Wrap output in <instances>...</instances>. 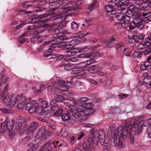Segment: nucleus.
I'll list each match as a JSON object with an SVG mask.
<instances>
[{
    "instance_id": "17",
    "label": "nucleus",
    "mask_w": 151,
    "mask_h": 151,
    "mask_svg": "<svg viewBox=\"0 0 151 151\" xmlns=\"http://www.w3.org/2000/svg\"><path fill=\"white\" fill-rule=\"evenodd\" d=\"M118 10L121 12V13H125L127 11V8L126 6L122 5V2L121 1L118 2L117 4Z\"/></svg>"
},
{
    "instance_id": "11",
    "label": "nucleus",
    "mask_w": 151,
    "mask_h": 151,
    "mask_svg": "<svg viewBox=\"0 0 151 151\" xmlns=\"http://www.w3.org/2000/svg\"><path fill=\"white\" fill-rule=\"evenodd\" d=\"M65 56L66 57H71L74 55L75 53L81 52V48H76L70 50H66Z\"/></svg>"
},
{
    "instance_id": "31",
    "label": "nucleus",
    "mask_w": 151,
    "mask_h": 151,
    "mask_svg": "<svg viewBox=\"0 0 151 151\" xmlns=\"http://www.w3.org/2000/svg\"><path fill=\"white\" fill-rule=\"evenodd\" d=\"M81 52H85L86 54H88L91 53V47L86 46L83 48H81Z\"/></svg>"
},
{
    "instance_id": "13",
    "label": "nucleus",
    "mask_w": 151,
    "mask_h": 151,
    "mask_svg": "<svg viewBox=\"0 0 151 151\" xmlns=\"http://www.w3.org/2000/svg\"><path fill=\"white\" fill-rule=\"evenodd\" d=\"M72 117V112L71 110H68L66 113H64L61 116L62 119L64 121L69 120Z\"/></svg>"
},
{
    "instance_id": "21",
    "label": "nucleus",
    "mask_w": 151,
    "mask_h": 151,
    "mask_svg": "<svg viewBox=\"0 0 151 151\" xmlns=\"http://www.w3.org/2000/svg\"><path fill=\"white\" fill-rule=\"evenodd\" d=\"M77 42L76 40H73L69 43V47H68L66 48H65V50H71L72 49H73L77 45Z\"/></svg>"
},
{
    "instance_id": "22",
    "label": "nucleus",
    "mask_w": 151,
    "mask_h": 151,
    "mask_svg": "<svg viewBox=\"0 0 151 151\" xmlns=\"http://www.w3.org/2000/svg\"><path fill=\"white\" fill-rule=\"evenodd\" d=\"M61 93L58 91L55 95V98L58 102H63L65 100L64 98L61 95Z\"/></svg>"
},
{
    "instance_id": "23",
    "label": "nucleus",
    "mask_w": 151,
    "mask_h": 151,
    "mask_svg": "<svg viewBox=\"0 0 151 151\" xmlns=\"http://www.w3.org/2000/svg\"><path fill=\"white\" fill-rule=\"evenodd\" d=\"M72 112V117L76 119H78L81 116V115L80 113L78 112L76 110H74V109H71Z\"/></svg>"
},
{
    "instance_id": "39",
    "label": "nucleus",
    "mask_w": 151,
    "mask_h": 151,
    "mask_svg": "<svg viewBox=\"0 0 151 151\" xmlns=\"http://www.w3.org/2000/svg\"><path fill=\"white\" fill-rule=\"evenodd\" d=\"M47 90L54 94L58 91V90L54 88L52 86H49L47 88Z\"/></svg>"
},
{
    "instance_id": "19",
    "label": "nucleus",
    "mask_w": 151,
    "mask_h": 151,
    "mask_svg": "<svg viewBox=\"0 0 151 151\" xmlns=\"http://www.w3.org/2000/svg\"><path fill=\"white\" fill-rule=\"evenodd\" d=\"M38 124L35 122H32L28 128V131L30 133H33L37 128Z\"/></svg>"
},
{
    "instance_id": "59",
    "label": "nucleus",
    "mask_w": 151,
    "mask_h": 151,
    "mask_svg": "<svg viewBox=\"0 0 151 151\" xmlns=\"http://www.w3.org/2000/svg\"><path fill=\"white\" fill-rule=\"evenodd\" d=\"M25 106V104H24V101L22 103L18 104L17 106V108L19 109H23Z\"/></svg>"
},
{
    "instance_id": "56",
    "label": "nucleus",
    "mask_w": 151,
    "mask_h": 151,
    "mask_svg": "<svg viewBox=\"0 0 151 151\" xmlns=\"http://www.w3.org/2000/svg\"><path fill=\"white\" fill-rule=\"evenodd\" d=\"M151 81V77L145 78H144L143 81L144 82L147 84H149Z\"/></svg>"
},
{
    "instance_id": "43",
    "label": "nucleus",
    "mask_w": 151,
    "mask_h": 151,
    "mask_svg": "<svg viewBox=\"0 0 151 151\" xmlns=\"http://www.w3.org/2000/svg\"><path fill=\"white\" fill-rule=\"evenodd\" d=\"M35 106H32L31 107L29 108L27 110L31 114H32L34 113H35L36 111V106L38 105H35Z\"/></svg>"
},
{
    "instance_id": "52",
    "label": "nucleus",
    "mask_w": 151,
    "mask_h": 151,
    "mask_svg": "<svg viewBox=\"0 0 151 151\" xmlns=\"http://www.w3.org/2000/svg\"><path fill=\"white\" fill-rule=\"evenodd\" d=\"M131 52L130 50L127 48H125L124 51V54L126 56H130Z\"/></svg>"
},
{
    "instance_id": "48",
    "label": "nucleus",
    "mask_w": 151,
    "mask_h": 151,
    "mask_svg": "<svg viewBox=\"0 0 151 151\" xmlns=\"http://www.w3.org/2000/svg\"><path fill=\"white\" fill-rule=\"evenodd\" d=\"M45 133V137H43L44 139H49L50 137L52 135L53 133L52 131L48 132H46Z\"/></svg>"
},
{
    "instance_id": "42",
    "label": "nucleus",
    "mask_w": 151,
    "mask_h": 151,
    "mask_svg": "<svg viewBox=\"0 0 151 151\" xmlns=\"http://www.w3.org/2000/svg\"><path fill=\"white\" fill-rule=\"evenodd\" d=\"M125 13L120 12L116 15V18L119 21H121L123 19V17L125 15Z\"/></svg>"
},
{
    "instance_id": "62",
    "label": "nucleus",
    "mask_w": 151,
    "mask_h": 151,
    "mask_svg": "<svg viewBox=\"0 0 151 151\" xmlns=\"http://www.w3.org/2000/svg\"><path fill=\"white\" fill-rule=\"evenodd\" d=\"M101 46V45L100 44H98L96 45L93 46L92 47H91V52H92L93 51L96 50L98 47H99Z\"/></svg>"
},
{
    "instance_id": "45",
    "label": "nucleus",
    "mask_w": 151,
    "mask_h": 151,
    "mask_svg": "<svg viewBox=\"0 0 151 151\" xmlns=\"http://www.w3.org/2000/svg\"><path fill=\"white\" fill-rule=\"evenodd\" d=\"M66 47L65 42H59L58 45V47L59 48H66Z\"/></svg>"
},
{
    "instance_id": "40",
    "label": "nucleus",
    "mask_w": 151,
    "mask_h": 151,
    "mask_svg": "<svg viewBox=\"0 0 151 151\" xmlns=\"http://www.w3.org/2000/svg\"><path fill=\"white\" fill-rule=\"evenodd\" d=\"M100 68V67L98 65L90 66V69H93V72H91L92 73H96Z\"/></svg>"
},
{
    "instance_id": "46",
    "label": "nucleus",
    "mask_w": 151,
    "mask_h": 151,
    "mask_svg": "<svg viewBox=\"0 0 151 151\" xmlns=\"http://www.w3.org/2000/svg\"><path fill=\"white\" fill-rule=\"evenodd\" d=\"M94 22L93 19H88L86 20V25L88 26Z\"/></svg>"
},
{
    "instance_id": "8",
    "label": "nucleus",
    "mask_w": 151,
    "mask_h": 151,
    "mask_svg": "<svg viewBox=\"0 0 151 151\" xmlns=\"http://www.w3.org/2000/svg\"><path fill=\"white\" fill-rule=\"evenodd\" d=\"M137 16L133 21V23L138 28L142 29L144 27L143 19Z\"/></svg>"
},
{
    "instance_id": "36",
    "label": "nucleus",
    "mask_w": 151,
    "mask_h": 151,
    "mask_svg": "<svg viewBox=\"0 0 151 151\" xmlns=\"http://www.w3.org/2000/svg\"><path fill=\"white\" fill-rule=\"evenodd\" d=\"M105 9L107 12H111L112 14L114 15V11H112V10L113 9V7H111V6L108 5L105 6Z\"/></svg>"
},
{
    "instance_id": "24",
    "label": "nucleus",
    "mask_w": 151,
    "mask_h": 151,
    "mask_svg": "<svg viewBox=\"0 0 151 151\" xmlns=\"http://www.w3.org/2000/svg\"><path fill=\"white\" fill-rule=\"evenodd\" d=\"M97 5V1H94L88 7L87 11V12L88 13L90 12L93 8L96 7Z\"/></svg>"
},
{
    "instance_id": "26",
    "label": "nucleus",
    "mask_w": 151,
    "mask_h": 151,
    "mask_svg": "<svg viewBox=\"0 0 151 151\" xmlns=\"http://www.w3.org/2000/svg\"><path fill=\"white\" fill-rule=\"evenodd\" d=\"M134 8L137 9V11L138 12H140L141 11H143L144 9V7L142 6L141 3L136 4L134 6Z\"/></svg>"
},
{
    "instance_id": "4",
    "label": "nucleus",
    "mask_w": 151,
    "mask_h": 151,
    "mask_svg": "<svg viewBox=\"0 0 151 151\" xmlns=\"http://www.w3.org/2000/svg\"><path fill=\"white\" fill-rule=\"evenodd\" d=\"M55 78L56 82H52V84L55 87L61 91L66 92L68 90L67 87H71L73 86V82H72L66 81L65 82L60 77H56Z\"/></svg>"
},
{
    "instance_id": "37",
    "label": "nucleus",
    "mask_w": 151,
    "mask_h": 151,
    "mask_svg": "<svg viewBox=\"0 0 151 151\" xmlns=\"http://www.w3.org/2000/svg\"><path fill=\"white\" fill-rule=\"evenodd\" d=\"M142 55V52L138 51H134L132 54V56L133 57L139 58H141Z\"/></svg>"
},
{
    "instance_id": "27",
    "label": "nucleus",
    "mask_w": 151,
    "mask_h": 151,
    "mask_svg": "<svg viewBox=\"0 0 151 151\" xmlns=\"http://www.w3.org/2000/svg\"><path fill=\"white\" fill-rule=\"evenodd\" d=\"M39 102L41 103V106L42 108L45 109L48 106V103L46 101H43L42 99L40 98L39 99Z\"/></svg>"
},
{
    "instance_id": "1",
    "label": "nucleus",
    "mask_w": 151,
    "mask_h": 151,
    "mask_svg": "<svg viewBox=\"0 0 151 151\" xmlns=\"http://www.w3.org/2000/svg\"><path fill=\"white\" fill-rule=\"evenodd\" d=\"M68 0H50L51 2L49 4V6H52L54 7L51 8L52 11H48L47 12L48 14L45 13L40 15L39 19L40 22H46L49 20H54L55 19H59L63 20L66 17L65 15H67L69 14V12L70 11V9L69 7H64L63 8L60 9L59 10L58 14H56L54 13L53 11H55L57 9V8L59 7L60 5L67 3L66 2ZM69 14H70V13Z\"/></svg>"
},
{
    "instance_id": "41",
    "label": "nucleus",
    "mask_w": 151,
    "mask_h": 151,
    "mask_svg": "<svg viewBox=\"0 0 151 151\" xmlns=\"http://www.w3.org/2000/svg\"><path fill=\"white\" fill-rule=\"evenodd\" d=\"M95 62V59H91L86 60L84 61V63L85 64L87 65H89L91 64L94 63Z\"/></svg>"
},
{
    "instance_id": "7",
    "label": "nucleus",
    "mask_w": 151,
    "mask_h": 151,
    "mask_svg": "<svg viewBox=\"0 0 151 151\" xmlns=\"http://www.w3.org/2000/svg\"><path fill=\"white\" fill-rule=\"evenodd\" d=\"M56 147L57 146L55 145V142H48L45 143L41 147L39 151H53L52 148Z\"/></svg>"
},
{
    "instance_id": "30",
    "label": "nucleus",
    "mask_w": 151,
    "mask_h": 151,
    "mask_svg": "<svg viewBox=\"0 0 151 151\" xmlns=\"http://www.w3.org/2000/svg\"><path fill=\"white\" fill-rule=\"evenodd\" d=\"M54 50V49H52V48H49L47 51L44 53V56L45 57H47L50 55H52V52Z\"/></svg>"
},
{
    "instance_id": "34",
    "label": "nucleus",
    "mask_w": 151,
    "mask_h": 151,
    "mask_svg": "<svg viewBox=\"0 0 151 151\" xmlns=\"http://www.w3.org/2000/svg\"><path fill=\"white\" fill-rule=\"evenodd\" d=\"M7 101L9 104L6 102H4L5 104V105L6 106H9L10 107H11L12 106H13L14 105V100L12 99H8L7 100Z\"/></svg>"
},
{
    "instance_id": "44",
    "label": "nucleus",
    "mask_w": 151,
    "mask_h": 151,
    "mask_svg": "<svg viewBox=\"0 0 151 151\" xmlns=\"http://www.w3.org/2000/svg\"><path fill=\"white\" fill-rule=\"evenodd\" d=\"M85 131H82L80 132L78 134L77 139L80 140L85 135Z\"/></svg>"
},
{
    "instance_id": "35",
    "label": "nucleus",
    "mask_w": 151,
    "mask_h": 151,
    "mask_svg": "<svg viewBox=\"0 0 151 151\" xmlns=\"http://www.w3.org/2000/svg\"><path fill=\"white\" fill-rule=\"evenodd\" d=\"M23 94L21 93L18 95L14 99V104L17 102H19L21 100L23 99Z\"/></svg>"
},
{
    "instance_id": "32",
    "label": "nucleus",
    "mask_w": 151,
    "mask_h": 151,
    "mask_svg": "<svg viewBox=\"0 0 151 151\" xmlns=\"http://www.w3.org/2000/svg\"><path fill=\"white\" fill-rule=\"evenodd\" d=\"M105 44H106V46L108 48H111L114 47V43L109 40H107L105 41Z\"/></svg>"
},
{
    "instance_id": "54",
    "label": "nucleus",
    "mask_w": 151,
    "mask_h": 151,
    "mask_svg": "<svg viewBox=\"0 0 151 151\" xmlns=\"http://www.w3.org/2000/svg\"><path fill=\"white\" fill-rule=\"evenodd\" d=\"M69 57H67L66 59L65 58L66 60L70 61L72 62H76L77 60V59L75 57H73L70 58Z\"/></svg>"
},
{
    "instance_id": "57",
    "label": "nucleus",
    "mask_w": 151,
    "mask_h": 151,
    "mask_svg": "<svg viewBox=\"0 0 151 151\" xmlns=\"http://www.w3.org/2000/svg\"><path fill=\"white\" fill-rule=\"evenodd\" d=\"M71 28L73 29H76L78 27V24L75 22H73L71 23Z\"/></svg>"
},
{
    "instance_id": "20",
    "label": "nucleus",
    "mask_w": 151,
    "mask_h": 151,
    "mask_svg": "<svg viewBox=\"0 0 151 151\" xmlns=\"http://www.w3.org/2000/svg\"><path fill=\"white\" fill-rule=\"evenodd\" d=\"M9 78L8 77H6L4 75V73L2 72L0 74V85L3 84H6V83Z\"/></svg>"
},
{
    "instance_id": "51",
    "label": "nucleus",
    "mask_w": 151,
    "mask_h": 151,
    "mask_svg": "<svg viewBox=\"0 0 151 151\" xmlns=\"http://www.w3.org/2000/svg\"><path fill=\"white\" fill-rule=\"evenodd\" d=\"M74 67V66L71 64H70L65 66V69L67 70H72Z\"/></svg>"
},
{
    "instance_id": "6",
    "label": "nucleus",
    "mask_w": 151,
    "mask_h": 151,
    "mask_svg": "<svg viewBox=\"0 0 151 151\" xmlns=\"http://www.w3.org/2000/svg\"><path fill=\"white\" fill-rule=\"evenodd\" d=\"M144 122L139 119H135L132 127V130L134 132H137L138 134L142 132V127Z\"/></svg>"
},
{
    "instance_id": "58",
    "label": "nucleus",
    "mask_w": 151,
    "mask_h": 151,
    "mask_svg": "<svg viewBox=\"0 0 151 151\" xmlns=\"http://www.w3.org/2000/svg\"><path fill=\"white\" fill-rule=\"evenodd\" d=\"M112 42H115L118 40L117 37L115 35H112L109 39Z\"/></svg>"
},
{
    "instance_id": "33",
    "label": "nucleus",
    "mask_w": 151,
    "mask_h": 151,
    "mask_svg": "<svg viewBox=\"0 0 151 151\" xmlns=\"http://www.w3.org/2000/svg\"><path fill=\"white\" fill-rule=\"evenodd\" d=\"M151 45H150L148 47L145 48V50L142 51V54H144V55H147L149 53L151 52Z\"/></svg>"
},
{
    "instance_id": "16",
    "label": "nucleus",
    "mask_w": 151,
    "mask_h": 151,
    "mask_svg": "<svg viewBox=\"0 0 151 151\" xmlns=\"http://www.w3.org/2000/svg\"><path fill=\"white\" fill-rule=\"evenodd\" d=\"M61 25H62V23H60L57 24H46L44 25V27L45 28H47L48 30L52 31L55 29L58 28V26Z\"/></svg>"
},
{
    "instance_id": "3",
    "label": "nucleus",
    "mask_w": 151,
    "mask_h": 151,
    "mask_svg": "<svg viewBox=\"0 0 151 151\" xmlns=\"http://www.w3.org/2000/svg\"><path fill=\"white\" fill-rule=\"evenodd\" d=\"M129 131H131L130 128L129 130L126 125L123 124L119 126L117 134L116 135H114L111 140V143L112 146H122V143L120 138H122L123 139L126 138Z\"/></svg>"
},
{
    "instance_id": "5",
    "label": "nucleus",
    "mask_w": 151,
    "mask_h": 151,
    "mask_svg": "<svg viewBox=\"0 0 151 151\" xmlns=\"http://www.w3.org/2000/svg\"><path fill=\"white\" fill-rule=\"evenodd\" d=\"M17 128L19 134L22 135L25 132L28 127V125L25 122L24 118L22 116L17 117L16 119Z\"/></svg>"
},
{
    "instance_id": "18",
    "label": "nucleus",
    "mask_w": 151,
    "mask_h": 151,
    "mask_svg": "<svg viewBox=\"0 0 151 151\" xmlns=\"http://www.w3.org/2000/svg\"><path fill=\"white\" fill-rule=\"evenodd\" d=\"M135 12V11L134 9L132 10H128L127 9V12L125 13V14L130 18V17L132 16H134L135 17H140L141 16L140 15V14H138L137 13H134Z\"/></svg>"
},
{
    "instance_id": "28",
    "label": "nucleus",
    "mask_w": 151,
    "mask_h": 151,
    "mask_svg": "<svg viewBox=\"0 0 151 151\" xmlns=\"http://www.w3.org/2000/svg\"><path fill=\"white\" fill-rule=\"evenodd\" d=\"M58 134L59 136L63 137H65L68 136V132L64 128L62 129L61 132L59 133Z\"/></svg>"
},
{
    "instance_id": "29",
    "label": "nucleus",
    "mask_w": 151,
    "mask_h": 151,
    "mask_svg": "<svg viewBox=\"0 0 151 151\" xmlns=\"http://www.w3.org/2000/svg\"><path fill=\"white\" fill-rule=\"evenodd\" d=\"M65 53L64 55H61L60 54H57L54 55H52L51 57V58H56L57 60H60L62 59L63 58H65H65L66 59L67 57H66L65 56Z\"/></svg>"
},
{
    "instance_id": "60",
    "label": "nucleus",
    "mask_w": 151,
    "mask_h": 151,
    "mask_svg": "<svg viewBox=\"0 0 151 151\" xmlns=\"http://www.w3.org/2000/svg\"><path fill=\"white\" fill-rule=\"evenodd\" d=\"M147 133L148 135V137L151 138V124L147 128Z\"/></svg>"
},
{
    "instance_id": "50",
    "label": "nucleus",
    "mask_w": 151,
    "mask_h": 151,
    "mask_svg": "<svg viewBox=\"0 0 151 151\" xmlns=\"http://www.w3.org/2000/svg\"><path fill=\"white\" fill-rule=\"evenodd\" d=\"M29 12L27 11H25L23 10H20L18 12V15H25L29 13Z\"/></svg>"
},
{
    "instance_id": "53",
    "label": "nucleus",
    "mask_w": 151,
    "mask_h": 151,
    "mask_svg": "<svg viewBox=\"0 0 151 151\" xmlns=\"http://www.w3.org/2000/svg\"><path fill=\"white\" fill-rule=\"evenodd\" d=\"M63 111L62 110L59 109L58 111H56L54 113V114L55 116H62L63 114Z\"/></svg>"
},
{
    "instance_id": "9",
    "label": "nucleus",
    "mask_w": 151,
    "mask_h": 151,
    "mask_svg": "<svg viewBox=\"0 0 151 151\" xmlns=\"http://www.w3.org/2000/svg\"><path fill=\"white\" fill-rule=\"evenodd\" d=\"M46 131L45 127L43 126L41 127L38 130L35 135V137L37 139L45 137Z\"/></svg>"
},
{
    "instance_id": "64",
    "label": "nucleus",
    "mask_w": 151,
    "mask_h": 151,
    "mask_svg": "<svg viewBox=\"0 0 151 151\" xmlns=\"http://www.w3.org/2000/svg\"><path fill=\"white\" fill-rule=\"evenodd\" d=\"M59 108L57 106H52L51 107V111L55 113V111L59 110Z\"/></svg>"
},
{
    "instance_id": "38",
    "label": "nucleus",
    "mask_w": 151,
    "mask_h": 151,
    "mask_svg": "<svg viewBox=\"0 0 151 151\" xmlns=\"http://www.w3.org/2000/svg\"><path fill=\"white\" fill-rule=\"evenodd\" d=\"M95 111L94 109H86L85 111V114L87 115H91Z\"/></svg>"
},
{
    "instance_id": "61",
    "label": "nucleus",
    "mask_w": 151,
    "mask_h": 151,
    "mask_svg": "<svg viewBox=\"0 0 151 151\" xmlns=\"http://www.w3.org/2000/svg\"><path fill=\"white\" fill-rule=\"evenodd\" d=\"M93 106L91 103H88L86 104V107L87 109H92Z\"/></svg>"
},
{
    "instance_id": "49",
    "label": "nucleus",
    "mask_w": 151,
    "mask_h": 151,
    "mask_svg": "<svg viewBox=\"0 0 151 151\" xmlns=\"http://www.w3.org/2000/svg\"><path fill=\"white\" fill-rule=\"evenodd\" d=\"M99 76H102L105 75H106L107 74V72H105V73L99 70V69L96 73Z\"/></svg>"
},
{
    "instance_id": "47",
    "label": "nucleus",
    "mask_w": 151,
    "mask_h": 151,
    "mask_svg": "<svg viewBox=\"0 0 151 151\" xmlns=\"http://www.w3.org/2000/svg\"><path fill=\"white\" fill-rule=\"evenodd\" d=\"M33 3V2L30 3L28 2H26L22 5V6L24 8H27L30 7L32 6V3Z\"/></svg>"
},
{
    "instance_id": "12",
    "label": "nucleus",
    "mask_w": 151,
    "mask_h": 151,
    "mask_svg": "<svg viewBox=\"0 0 151 151\" xmlns=\"http://www.w3.org/2000/svg\"><path fill=\"white\" fill-rule=\"evenodd\" d=\"M4 92H2L1 94V99L4 102L8 103L7 100L13 99V96L12 94H10L9 93H4Z\"/></svg>"
},
{
    "instance_id": "15",
    "label": "nucleus",
    "mask_w": 151,
    "mask_h": 151,
    "mask_svg": "<svg viewBox=\"0 0 151 151\" xmlns=\"http://www.w3.org/2000/svg\"><path fill=\"white\" fill-rule=\"evenodd\" d=\"M130 18L125 14L123 17V19L121 21L122 23V27L124 28H127L128 27L130 20Z\"/></svg>"
},
{
    "instance_id": "63",
    "label": "nucleus",
    "mask_w": 151,
    "mask_h": 151,
    "mask_svg": "<svg viewBox=\"0 0 151 151\" xmlns=\"http://www.w3.org/2000/svg\"><path fill=\"white\" fill-rule=\"evenodd\" d=\"M58 101L56 99H53L50 103V104L52 106H56L58 105Z\"/></svg>"
},
{
    "instance_id": "2",
    "label": "nucleus",
    "mask_w": 151,
    "mask_h": 151,
    "mask_svg": "<svg viewBox=\"0 0 151 151\" xmlns=\"http://www.w3.org/2000/svg\"><path fill=\"white\" fill-rule=\"evenodd\" d=\"M105 134L103 130H100L99 132L92 129L88 139L85 140L83 143V147L86 151H91L93 142L97 144L99 142L103 145L105 141Z\"/></svg>"
},
{
    "instance_id": "55",
    "label": "nucleus",
    "mask_w": 151,
    "mask_h": 151,
    "mask_svg": "<svg viewBox=\"0 0 151 151\" xmlns=\"http://www.w3.org/2000/svg\"><path fill=\"white\" fill-rule=\"evenodd\" d=\"M146 43L149 44L151 43V33L148 35V36L145 38Z\"/></svg>"
},
{
    "instance_id": "10",
    "label": "nucleus",
    "mask_w": 151,
    "mask_h": 151,
    "mask_svg": "<svg viewBox=\"0 0 151 151\" xmlns=\"http://www.w3.org/2000/svg\"><path fill=\"white\" fill-rule=\"evenodd\" d=\"M36 101L35 100H33L31 101V99L28 98L24 101V104H25V108L26 110H27L29 108L32 106H34L35 105H38V103H36Z\"/></svg>"
},
{
    "instance_id": "14",
    "label": "nucleus",
    "mask_w": 151,
    "mask_h": 151,
    "mask_svg": "<svg viewBox=\"0 0 151 151\" xmlns=\"http://www.w3.org/2000/svg\"><path fill=\"white\" fill-rule=\"evenodd\" d=\"M56 39V38L53 41H49L45 42H44V45L45 46H46L52 43L50 45V47L49 48H52V49H54V48L56 47L57 46L58 47V45L59 43V41H58Z\"/></svg>"
},
{
    "instance_id": "25",
    "label": "nucleus",
    "mask_w": 151,
    "mask_h": 151,
    "mask_svg": "<svg viewBox=\"0 0 151 151\" xmlns=\"http://www.w3.org/2000/svg\"><path fill=\"white\" fill-rule=\"evenodd\" d=\"M31 137L29 136H27L24 138L21 139L19 141V143L22 145H24L27 143L30 139Z\"/></svg>"
}]
</instances>
